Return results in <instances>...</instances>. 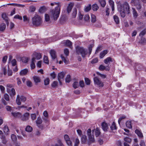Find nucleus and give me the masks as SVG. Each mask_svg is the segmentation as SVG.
I'll return each instance as SVG.
<instances>
[{
    "label": "nucleus",
    "mask_w": 146,
    "mask_h": 146,
    "mask_svg": "<svg viewBox=\"0 0 146 146\" xmlns=\"http://www.w3.org/2000/svg\"><path fill=\"white\" fill-rule=\"evenodd\" d=\"M61 57L62 60L66 64H67L68 63L69 61L67 60L62 55H61Z\"/></svg>",
    "instance_id": "nucleus-43"
},
{
    "label": "nucleus",
    "mask_w": 146,
    "mask_h": 146,
    "mask_svg": "<svg viewBox=\"0 0 146 146\" xmlns=\"http://www.w3.org/2000/svg\"><path fill=\"white\" fill-rule=\"evenodd\" d=\"M2 17L3 19L5 21L7 25L8 26L9 25V19L5 13H3L2 15Z\"/></svg>",
    "instance_id": "nucleus-15"
},
{
    "label": "nucleus",
    "mask_w": 146,
    "mask_h": 146,
    "mask_svg": "<svg viewBox=\"0 0 146 146\" xmlns=\"http://www.w3.org/2000/svg\"><path fill=\"white\" fill-rule=\"evenodd\" d=\"M50 53L52 60H54L56 58V52L54 50H51Z\"/></svg>",
    "instance_id": "nucleus-13"
},
{
    "label": "nucleus",
    "mask_w": 146,
    "mask_h": 146,
    "mask_svg": "<svg viewBox=\"0 0 146 146\" xmlns=\"http://www.w3.org/2000/svg\"><path fill=\"white\" fill-rule=\"evenodd\" d=\"M27 85L29 87H31L32 86V84L31 82L30 81L27 82Z\"/></svg>",
    "instance_id": "nucleus-61"
},
{
    "label": "nucleus",
    "mask_w": 146,
    "mask_h": 146,
    "mask_svg": "<svg viewBox=\"0 0 146 146\" xmlns=\"http://www.w3.org/2000/svg\"><path fill=\"white\" fill-rule=\"evenodd\" d=\"M94 82L100 87H102L104 86V84L103 82L99 79L97 77H95L94 79Z\"/></svg>",
    "instance_id": "nucleus-6"
},
{
    "label": "nucleus",
    "mask_w": 146,
    "mask_h": 146,
    "mask_svg": "<svg viewBox=\"0 0 146 146\" xmlns=\"http://www.w3.org/2000/svg\"><path fill=\"white\" fill-rule=\"evenodd\" d=\"M55 36H53L52 38H50L48 39H46L44 40V42L45 43H47L52 41H56L57 39H55Z\"/></svg>",
    "instance_id": "nucleus-14"
},
{
    "label": "nucleus",
    "mask_w": 146,
    "mask_h": 146,
    "mask_svg": "<svg viewBox=\"0 0 146 146\" xmlns=\"http://www.w3.org/2000/svg\"><path fill=\"white\" fill-rule=\"evenodd\" d=\"M98 8L99 7L96 4H94L92 5V9L94 11H97Z\"/></svg>",
    "instance_id": "nucleus-29"
},
{
    "label": "nucleus",
    "mask_w": 146,
    "mask_h": 146,
    "mask_svg": "<svg viewBox=\"0 0 146 146\" xmlns=\"http://www.w3.org/2000/svg\"><path fill=\"white\" fill-rule=\"evenodd\" d=\"M22 62L24 63H27L28 61V59L26 57H23L21 58Z\"/></svg>",
    "instance_id": "nucleus-50"
},
{
    "label": "nucleus",
    "mask_w": 146,
    "mask_h": 146,
    "mask_svg": "<svg viewBox=\"0 0 146 146\" xmlns=\"http://www.w3.org/2000/svg\"><path fill=\"white\" fill-rule=\"evenodd\" d=\"M71 80V76L69 75H68L65 79L66 82L69 83Z\"/></svg>",
    "instance_id": "nucleus-36"
},
{
    "label": "nucleus",
    "mask_w": 146,
    "mask_h": 146,
    "mask_svg": "<svg viewBox=\"0 0 146 146\" xmlns=\"http://www.w3.org/2000/svg\"><path fill=\"white\" fill-rule=\"evenodd\" d=\"M87 141V136L85 135H83L81 137V142L82 144H85Z\"/></svg>",
    "instance_id": "nucleus-17"
},
{
    "label": "nucleus",
    "mask_w": 146,
    "mask_h": 146,
    "mask_svg": "<svg viewBox=\"0 0 146 146\" xmlns=\"http://www.w3.org/2000/svg\"><path fill=\"white\" fill-rule=\"evenodd\" d=\"M108 52V50H105L101 52L100 54V57L101 58H102Z\"/></svg>",
    "instance_id": "nucleus-22"
},
{
    "label": "nucleus",
    "mask_w": 146,
    "mask_h": 146,
    "mask_svg": "<svg viewBox=\"0 0 146 146\" xmlns=\"http://www.w3.org/2000/svg\"><path fill=\"white\" fill-rule=\"evenodd\" d=\"M113 19L116 24H118L119 23V19L117 16L114 15L113 16Z\"/></svg>",
    "instance_id": "nucleus-28"
},
{
    "label": "nucleus",
    "mask_w": 146,
    "mask_h": 146,
    "mask_svg": "<svg viewBox=\"0 0 146 146\" xmlns=\"http://www.w3.org/2000/svg\"><path fill=\"white\" fill-rule=\"evenodd\" d=\"M21 100L20 99L19 96L18 95L17 96L16 100V102L17 104L18 105H20L21 104Z\"/></svg>",
    "instance_id": "nucleus-34"
},
{
    "label": "nucleus",
    "mask_w": 146,
    "mask_h": 146,
    "mask_svg": "<svg viewBox=\"0 0 146 146\" xmlns=\"http://www.w3.org/2000/svg\"><path fill=\"white\" fill-rule=\"evenodd\" d=\"M1 139L3 143L5 144L7 143V141L4 135H3L1 137Z\"/></svg>",
    "instance_id": "nucleus-33"
},
{
    "label": "nucleus",
    "mask_w": 146,
    "mask_h": 146,
    "mask_svg": "<svg viewBox=\"0 0 146 146\" xmlns=\"http://www.w3.org/2000/svg\"><path fill=\"white\" fill-rule=\"evenodd\" d=\"M100 132L99 131L98 128L96 129V130L95 131V135L96 137L100 135Z\"/></svg>",
    "instance_id": "nucleus-56"
},
{
    "label": "nucleus",
    "mask_w": 146,
    "mask_h": 146,
    "mask_svg": "<svg viewBox=\"0 0 146 146\" xmlns=\"http://www.w3.org/2000/svg\"><path fill=\"white\" fill-rule=\"evenodd\" d=\"M73 86L74 88L76 89L79 87V84L78 82L75 81L73 84Z\"/></svg>",
    "instance_id": "nucleus-42"
},
{
    "label": "nucleus",
    "mask_w": 146,
    "mask_h": 146,
    "mask_svg": "<svg viewBox=\"0 0 146 146\" xmlns=\"http://www.w3.org/2000/svg\"><path fill=\"white\" fill-rule=\"evenodd\" d=\"M58 84V82L56 81H54L51 85L52 86V87H56Z\"/></svg>",
    "instance_id": "nucleus-57"
},
{
    "label": "nucleus",
    "mask_w": 146,
    "mask_h": 146,
    "mask_svg": "<svg viewBox=\"0 0 146 146\" xmlns=\"http://www.w3.org/2000/svg\"><path fill=\"white\" fill-rule=\"evenodd\" d=\"M50 20L49 15L47 14H45V20L46 21H48Z\"/></svg>",
    "instance_id": "nucleus-64"
},
{
    "label": "nucleus",
    "mask_w": 146,
    "mask_h": 146,
    "mask_svg": "<svg viewBox=\"0 0 146 146\" xmlns=\"http://www.w3.org/2000/svg\"><path fill=\"white\" fill-rule=\"evenodd\" d=\"M77 14V9L76 8H74L73 9L72 16L73 17H75Z\"/></svg>",
    "instance_id": "nucleus-41"
},
{
    "label": "nucleus",
    "mask_w": 146,
    "mask_h": 146,
    "mask_svg": "<svg viewBox=\"0 0 146 146\" xmlns=\"http://www.w3.org/2000/svg\"><path fill=\"white\" fill-rule=\"evenodd\" d=\"M90 17L88 15H85L84 17V19L86 21H88L89 20Z\"/></svg>",
    "instance_id": "nucleus-58"
},
{
    "label": "nucleus",
    "mask_w": 146,
    "mask_h": 146,
    "mask_svg": "<svg viewBox=\"0 0 146 146\" xmlns=\"http://www.w3.org/2000/svg\"><path fill=\"white\" fill-rule=\"evenodd\" d=\"M118 9L121 16L123 18L125 17L126 13L129 14L130 13L129 6L127 2H125L123 4L118 5Z\"/></svg>",
    "instance_id": "nucleus-2"
},
{
    "label": "nucleus",
    "mask_w": 146,
    "mask_h": 146,
    "mask_svg": "<svg viewBox=\"0 0 146 146\" xmlns=\"http://www.w3.org/2000/svg\"><path fill=\"white\" fill-rule=\"evenodd\" d=\"M44 62L46 64H48L49 61L48 60V57L47 56H44Z\"/></svg>",
    "instance_id": "nucleus-47"
},
{
    "label": "nucleus",
    "mask_w": 146,
    "mask_h": 146,
    "mask_svg": "<svg viewBox=\"0 0 146 146\" xmlns=\"http://www.w3.org/2000/svg\"><path fill=\"white\" fill-rule=\"evenodd\" d=\"M110 67L108 66H104L101 64L99 67V69L101 71H103L104 70L109 71L110 70Z\"/></svg>",
    "instance_id": "nucleus-11"
},
{
    "label": "nucleus",
    "mask_w": 146,
    "mask_h": 146,
    "mask_svg": "<svg viewBox=\"0 0 146 146\" xmlns=\"http://www.w3.org/2000/svg\"><path fill=\"white\" fill-rule=\"evenodd\" d=\"M23 18L24 21L28 23L29 22V19L28 18L27 16H24L23 17Z\"/></svg>",
    "instance_id": "nucleus-55"
},
{
    "label": "nucleus",
    "mask_w": 146,
    "mask_h": 146,
    "mask_svg": "<svg viewBox=\"0 0 146 146\" xmlns=\"http://www.w3.org/2000/svg\"><path fill=\"white\" fill-rule=\"evenodd\" d=\"M124 140L125 141L128 143H130L131 141V139L128 137H125Z\"/></svg>",
    "instance_id": "nucleus-51"
},
{
    "label": "nucleus",
    "mask_w": 146,
    "mask_h": 146,
    "mask_svg": "<svg viewBox=\"0 0 146 146\" xmlns=\"http://www.w3.org/2000/svg\"><path fill=\"white\" fill-rule=\"evenodd\" d=\"M102 127L104 131H107L109 125L105 122H103L101 124Z\"/></svg>",
    "instance_id": "nucleus-12"
},
{
    "label": "nucleus",
    "mask_w": 146,
    "mask_h": 146,
    "mask_svg": "<svg viewBox=\"0 0 146 146\" xmlns=\"http://www.w3.org/2000/svg\"><path fill=\"white\" fill-rule=\"evenodd\" d=\"M98 1L102 7H105L106 4L105 0H98Z\"/></svg>",
    "instance_id": "nucleus-25"
},
{
    "label": "nucleus",
    "mask_w": 146,
    "mask_h": 146,
    "mask_svg": "<svg viewBox=\"0 0 146 146\" xmlns=\"http://www.w3.org/2000/svg\"><path fill=\"white\" fill-rule=\"evenodd\" d=\"M131 3L132 6H135L138 9L141 8L140 2L139 0H132L131 1Z\"/></svg>",
    "instance_id": "nucleus-5"
},
{
    "label": "nucleus",
    "mask_w": 146,
    "mask_h": 146,
    "mask_svg": "<svg viewBox=\"0 0 146 146\" xmlns=\"http://www.w3.org/2000/svg\"><path fill=\"white\" fill-rule=\"evenodd\" d=\"M146 33V29H145L142 31L139 34V36H142Z\"/></svg>",
    "instance_id": "nucleus-52"
},
{
    "label": "nucleus",
    "mask_w": 146,
    "mask_h": 146,
    "mask_svg": "<svg viewBox=\"0 0 146 146\" xmlns=\"http://www.w3.org/2000/svg\"><path fill=\"white\" fill-rule=\"evenodd\" d=\"M74 5V4L73 3H70L69 4L67 9V12L68 13L70 12Z\"/></svg>",
    "instance_id": "nucleus-18"
},
{
    "label": "nucleus",
    "mask_w": 146,
    "mask_h": 146,
    "mask_svg": "<svg viewBox=\"0 0 146 146\" xmlns=\"http://www.w3.org/2000/svg\"><path fill=\"white\" fill-rule=\"evenodd\" d=\"M7 92L9 94L10 96L11 97L14 96L15 95V89L13 88H12L11 89L7 88Z\"/></svg>",
    "instance_id": "nucleus-10"
},
{
    "label": "nucleus",
    "mask_w": 146,
    "mask_h": 146,
    "mask_svg": "<svg viewBox=\"0 0 146 146\" xmlns=\"http://www.w3.org/2000/svg\"><path fill=\"white\" fill-rule=\"evenodd\" d=\"M85 82L87 85H88L90 84V80L87 78H85Z\"/></svg>",
    "instance_id": "nucleus-59"
},
{
    "label": "nucleus",
    "mask_w": 146,
    "mask_h": 146,
    "mask_svg": "<svg viewBox=\"0 0 146 146\" xmlns=\"http://www.w3.org/2000/svg\"><path fill=\"white\" fill-rule=\"evenodd\" d=\"M50 5L52 6L56 5L54 9L52 10L50 12L51 16L54 20H56L59 17L60 11L61 6L59 2H54L51 3Z\"/></svg>",
    "instance_id": "nucleus-1"
},
{
    "label": "nucleus",
    "mask_w": 146,
    "mask_h": 146,
    "mask_svg": "<svg viewBox=\"0 0 146 146\" xmlns=\"http://www.w3.org/2000/svg\"><path fill=\"white\" fill-rule=\"evenodd\" d=\"M126 126L129 128H131V122L129 121H127L126 123Z\"/></svg>",
    "instance_id": "nucleus-49"
},
{
    "label": "nucleus",
    "mask_w": 146,
    "mask_h": 146,
    "mask_svg": "<svg viewBox=\"0 0 146 146\" xmlns=\"http://www.w3.org/2000/svg\"><path fill=\"white\" fill-rule=\"evenodd\" d=\"M32 59H34V60L35 61V59L37 60L40 59L41 58V55L40 53H36L34 52L32 55Z\"/></svg>",
    "instance_id": "nucleus-8"
},
{
    "label": "nucleus",
    "mask_w": 146,
    "mask_h": 146,
    "mask_svg": "<svg viewBox=\"0 0 146 146\" xmlns=\"http://www.w3.org/2000/svg\"><path fill=\"white\" fill-rule=\"evenodd\" d=\"M132 9L133 10V17L136 18L138 16V14L137 13V11L135 10V9L134 8H132Z\"/></svg>",
    "instance_id": "nucleus-37"
},
{
    "label": "nucleus",
    "mask_w": 146,
    "mask_h": 146,
    "mask_svg": "<svg viewBox=\"0 0 146 146\" xmlns=\"http://www.w3.org/2000/svg\"><path fill=\"white\" fill-rule=\"evenodd\" d=\"M64 138L68 146H72V143L70 139L67 135L66 134L64 136Z\"/></svg>",
    "instance_id": "nucleus-7"
},
{
    "label": "nucleus",
    "mask_w": 146,
    "mask_h": 146,
    "mask_svg": "<svg viewBox=\"0 0 146 146\" xmlns=\"http://www.w3.org/2000/svg\"><path fill=\"white\" fill-rule=\"evenodd\" d=\"M11 138L13 142H15L17 140V138L16 135L12 134L11 135Z\"/></svg>",
    "instance_id": "nucleus-40"
},
{
    "label": "nucleus",
    "mask_w": 146,
    "mask_h": 146,
    "mask_svg": "<svg viewBox=\"0 0 146 146\" xmlns=\"http://www.w3.org/2000/svg\"><path fill=\"white\" fill-rule=\"evenodd\" d=\"M42 23V21L40 17L38 15H35L32 18V23L36 26H40Z\"/></svg>",
    "instance_id": "nucleus-3"
},
{
    "label": "nucleus",
    "mask_w": 146,
    "mask_h": 146,
    "mask_svg": "<svg viewBox=\"0 0 146 146\" xmlns=\"http://www.w3.org/2000/svg\"><path fill=\"white\" fill-rule=\"evenodd\" d=\"M33 80L34 82L36 83L39 82L40 81V78L37 76H34L33 77Z\"/></svg>",
    "instance_id": "nucleus-27"
},
{
    "label": "nucleus",
    "mask_w": 146,
    "mask_h": 146,
    "mask_svg": "<svg viewBox=\"0 0 146 146\" xmlns=\"http://www.w3.org/2000/svg\"><path fill=\"white\" fill-rule=\"evenodd\" d=\"M6 27V24L3 23H2L0 24V31L3 32L5 29Z\"/></svg>",
    "instance_id": "nucleus-21"
},
{
    "label": "nucleus",
    "mask_w": 146,
    "mask_h": 146,
    "mask_svg": "<svg viewBox=\"0 0 146 146\" xmlns=\"http://www.w3.org/2000/svg\"><path fill=\"white\" fill-rule=\"evenodd\" d=\"M88 137L89 140L88 144L89 145L91 143H94L95 142V139L94 137V136L93 135H91Z\"/></svg>",
    "instance_id": "nucleus-16"
},
{
    "label": "nucleus",
    "mask_w": 146,
    "mask_h": 146,
    "mask_svg": "<svg viewBox=\"0 0 146 146\" xmlns=\"http://www.w3.org/2000/svg\"><path fill=\"white\" fill-rule=\"evenodd\" d=\"M110 128L111 130H113L116 129V127L115 123L114 122H113L112 125L110 126Z\"/></svg>",
    "instance_id": "nucleus-44"
},
{
    "label": "nucleus",
    "mask_w": 146,
    "mask_h": 146,
    "mask_svg": "<svg viewBox=\"0 0 146 146\" xmlns=\"http://www.w3.org/2000/svg\"><path fill=\"white\" fill-rule=\"evenodd\" d=\"M64 53L66 56H68L69 53V51L68 49L67 48L65 49L64 50Z\"/></svg>",
    "instance_id": "nucleus-53"
},
{
    "label": "nucleus",
    "mask_w": 146,
    "mask_h": 146,
    "mask_svg": "<svg viewBox=\"0 0 146 146\" xmlns=\"http://www.w3.org/2000/svg\"><path fill=\"white\" fill-rule=\"evenodd\" d=\"M112 58L110 57L107 58L104 60V63L106 64H108V66L109 65V64L110 63V62H112Z\"/></svg>",
    "instance_id": "nucleus-19"
},
{
    "label": "nucleus",
    "mask_w": 146,
    "mask_h": 146,
    "mask_svg": "<svg viewBox=\"0 0 146 146\" xmlns=\"http://www.w3.org/2000/svg\"><path fill=\"white\" fill-rule=\"evenodd\" d=\"M80 143V141L78 138H76L75 139L74 146H78V145Z\"/></svg>",
    "instance_id": "nucleus-54"
},
{
    "label": "nucleus",
    "mask_w": 146,
    "mask_h": 146,
    "mask_svg": "<svg viewBox=\"0 0 146 146\" xmlns=\"http://www.w3.org/2000/svg\"><path fill=\"white\" fill-rule=\"evenodd\" d=\"M96 21V16L94 15H91V21L93 23L95 22Z\"/></svg>",
    "instance_id": "nucleus-48"
},
{
    "label": "nucleus",
    "mask_w": 146,
    "mask_h": 146,
    "mask_svg": "<svg viewBox=\"0 0 146 146\" xmlns=\"http://www.w3.org/2000/svg\"><path fill=\"white\" fill-rule=\"evenodd\" d=\"M76 52L77 54L81 55L82 57L83 58H85L87 54V50L83 47L77 46L76 47Z\"/></svg>",
    "instance_id": "nucleus-4"
},
{
    "label": "nucleus",
    "mask_w": 146,
    "mask_h": 146,
    "mask_svg": "<svg viewBox=\"0 0 146 146\" xmlns=\"http://www.w3.org/2000/svg\"><path fill=\"white\" fill-rule=\"evenodd\" d=\"M65 74L63 72H61L58 74V79H63L64 77Z\"/></svg>",
    "instance_id": "nucleus-24"
},
{
    "label": "nucleus",
    "mask_w": 146,
    "mask_h": 146,
    "mask_svg": "<svg viewBox=\"0 0 146 146\" xmlns=\"http://www.w3.org/2000/svg\"><path fill=\"white\" fill-rule=\"evenodd\" d=\"M135 132L140 138H143V134L140 130L136 129Z\"/></svg>",
    "instance_id": "nucleus-20"
},
{
    "label": "nucleus",
    "mask_w": 146,
    "mask_h": 146,
    "mask_svg": "<svg viewBox=\"0 0 146 146\" xmlns=\"http://www.w3.org/2000/svg\"><path fill=\"white\" fill-rule=\"evenodd\" d=\"M42 122V120L40 117H38L36 121V123L37 125L41 124Z\"/></svg>",
    "instance_id": "nucleus-31"
},
{
    "label": "nucleus",
    "mask_w": 146,
    "mask_h": 146,
    "mask_svg": "<svg viewBox=\"0 0 146 146\" xmlns=\"http://www.w3.org/2000/svg\"><path fill=\"white\" fill-rule=\"evenodd\" d=\"M28 72V70L27 69H25L21 70L20 72V74L21 76H24L26 75Z\"/></svg>",
    "instance_id": "nucleus-23"
},
{
    "label": "nucleus",
    "mask_w": 146,
    "mask_h": 146,
    "mask_svg": "<svg viewBox=\"0 0 146 146\" xmlns=\"http://www.w3.org/2000/svg\"><path fill=\"white\" fill-rule=\"evenodd\" d=\"M29 113H26L23 115L21 114L20 118L23 121H26L29 119Z\"/></svg>",
    "instance_id": "nucleus-9"
},
{
    "label": "nucleus",
    "mask_w": 146,
    "mask_h": 146,
    "mask_svg": "<svg viewBox=\"0 0 146 146\" xmlns=\"http://www.w3.org/2000/svg\"><path fill=\"white\" fill-rule=\"evenodd\" d=\"M25 130L28 132H31L33 130L32 127L29 125L27 126Z\"/></svg>",
    "instance_id": "nucleus-30"
},
{
    "label": "nucleus",
    "mask_w": 146,
    "mask_h": 146,
    "mask_svg": "<svg viewBox=\"0 0 146 146\" xmlns=\"http://www.w3.org/2000/svg\"><path fill=\"white\" fill-rule=\"evenodd\" d=\"M35 62H36V61H35L34 59H32V62L31 64V68L32 69L35 68Z\"/></svg>",
    "instance_id": "nucleus-39"
},
{
    "label": "nucleus",
    "mask_w": 146,
    "mask_h": 146,
    "mask_svg": "<svg viewBox=\"0 0 146 146\" xmlns=\"http://www.w3.org/2000/svg\"><path fill=\"white\" fill-rule=\"evenodd\" d=\"M66 45L67 46L71 48L72 46V42L70 40H67L66 42Z\"/></svg>",
    "instance_id": "nucleus-35"
},
{
    "label": "nucleus",
    "mask_w": 146,
    "mask_h": 146,
    "mask_svg": "<svg viewBox=\"0 0 146 146\" xmlns=\"http://www.w3.org/2000/svg\"><path fill=\"white\" fill-rule=\"evenodd\" d=\"M50 80L48 78H47L45 79L44 80V84L46 85L49 84V83Z\"/></svg>",
    "instance_id": "nucleus-46"
},
{
    "label": "nucleus",
    "mask_w": 146,
    "mask_h": 146,
    "mask_svg": "<svg viewBox=\"0 0 146 146\" xmlns=\"http://www.w3.org/2000/svg\"><path fill=\"white\" fill-rule=\"evenodd\" d=\"M126 118V117L125 116H122L121 117H120L118 120V122L119 124H120L121 121L123 119H125Z\"/></svg>",
    "instance_id": "nucleus-60"
},
{
    "label": "nucleus",
    "mask_w": 146,
    "mask_h": 146,
    "mask_svg": "<svg viewBox=\"0 0 146 146\" xmlns=\"http://www.w3.org/2000/svg\"><path fill=\"white\" fill-rule=\"evenodd\" d=\"M91 5L89 4L84 9V11L86 12H88L91 10Z\"/></svg>",
    "instance_id": "nucleus-32"
},
{
    "label": "nucleus",
    "mask_w": 146,
    "mask_h": 146,
    "mask_svg": "<svg viewBox=\"0 0 146 146\" xmlns=\"http://www.w3.org/2000/svg\"><path fill=\"white\" fill-rule=\"evenodd\" d=\"M0 89L2 93H4L5 92V88L3 86L0 85Z\"/></svg>",
    "instance_id": "nucleus-63"
},
{
    "label": "nucleus",
    "mask_w": 146,
    "mask_h": 146,
    "mask_svg": "<svg viewBox=\"0 0 146 146\" xmlns=\"http://www.w3.org/2000/svg\"><path fill=\"white\" fill-rule=\"evenodd\" d=\"M46 10V8L45 6L41 7L39 9V12L41 13H42L45 12Z\"/></svg>",
    "instance_id": "nucleus-38"
},
{
    "label": "nucleus",
    "mask_w": 146,
    "mask_h": 146,
    "mask_svg": "<svg viewBox=\"0 0 146 146\" xmlns=\"http://www.w3.org/2000/svg\"><path fill=\"white\" fill-rule=\"evenodd\" d=\"M3 97L7 101H9V95L5 93L3 95Z\"/></svg>",
    "instance_id": "nucleus-45"
},
{
    "label": "nucleus",
    "mask_w": 146,
    "mask_h": 146,
    "mask_svg": "<svg viewBox=\"0 0 146 146\" xmlns=\"http://www.w3.org/2000/svg\"><path fill=\"white\" fill-rule=\"evenodd\" d=\"M12 115L14 117H18L20 118V117L21 116V114L19 112H12L11 113Z\"/></svg>",
    "instance_id": "nucleus-26"
},
{
    "label": "nucleus",
    "mask_w": 146,
    "mask_h": 146,
    "mask_svg": "<svg viewBox=\"0 0 146 146\" xmlns=\"http://www.w3.org/2000/svg\"><path fill=\"white\" fill-rule=\"evenodd\" d=\"M14 18L16 19H19L20 20H22V17L18 15H15L14 17Z\"/></svg>",
    "instance_id": "nucleus-62"
}]
</instances>
